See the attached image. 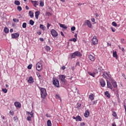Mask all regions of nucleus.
<instances>
[{"instance_id":"09e8293b","label":"nucleus","mask_w":126,"mask_h":126,"mask_svg":"<svg viewBox=\"0 0 126 126\" xmlns=\"http://www.w3.org/2000/svg\"><path fill=\"white\" fill-rule=\"evenodd\" d=\"M71 31H74V30H75V27H72L71 28Z\"/></svg>"},{"instance_id":"ea45409f","label":"nucleus","mask_w":126,"mask_h":126,"mask_svg":"<svg viewBox=\"0 0 126 126\" xmlns=\"http://www.w3.org/2000/svg\"><path fill=\"white\" fill-rule=\"evenodd\" d=\"M121 43H122V44H126V41H125V39L122 38L121 39Z\"/></svg>"},{"instance_id":"338daca9","label":"nucleus","mask_w":126,"mask_h":126,"mask_svg":"<svg viewBox=\"0 0 126 126\" xmlns=\"http://www.w3.org/2000/svg\"><path fill=\"white\" fill-rule=\"evenodd\" d=\"M26 9L28 10V9H29V7H28V6H26Z\"/></svg>"},{"instance_id":"39448f33","label":"nucleus","mask_w":126,"mask_h":126,"mask_svg":"<svg viewBox=\"0 0 126 126\" xmlns=\"http://www.w3.org/2000/svg\"><path fill=\"white\" fill-rule=\"evenodd\" d=\"M43 68L42 63H38L36 65V69L38 71H41L42 70V68Z\"/></svg>"},{"instance_id":"cd10ccee","label":"nucleus","mask_w":126,"mask_h":126,"mask_svg":"<svg viewBox=\"0 0 126 126\" xmlns=\"http://www.w3.org/2000/svg\"><path fill=\"white\" fill-rule=\"evenodd\" d=\"M47 126H52V122H51V120H49L47 121Z\"/></svg>"},{"instance_id":"2f4dec72","label":"nucleus","mask_w":126,"mask_h":126,"mask_svg":"<svg viewBox=\"0 0 126 126\" xmlns=\"http://www.w3.org/2000/svg\"><path fill=\"white\" fill-rule=\"evenodd\" d=\"M17 10H18V11H21V10H22V7H21V6H18L17 7Z\"/></svg>"},{"instance_id":"f257e3e1","label":"nucleus","mask_w":126,"mask_h":126,"mask_svg":"<svg viewBox=\"0 0 126 126\" xmlns=\"http://www.w3.org/2000/svg\"><path fill=\"white\" fill-rule=\"evenodd\" d=\"M40 95L41 98L45 99L47 96V91L44 88H40Z\"/></svg>"},{"instance_id":"6e6d98bb","label":"nucleus","mask_w":126,"mask_h":126,"mask_svg":"<svg viewBox=\"0 0 126 126\" xmlns=\"http://www.w3.org/2000/svg\"><path fill=\"white\" fill-rule=\"evenodd\" d=\"M85 126V123H81L80 126Z\"/></svg>"},{"instance_id":"6ab92c4d","label":"nucleus","mask_w":126,"mask_h":126,"mask_svg":"<svg viewBox=\"0 0 126 126\" xmlns=\"http://www.w3.org/2000/svg\"><path fill=\"white\" fill-rule=\"evenodd\" d=\"M75 55H76V57H81L82 56V54L80 53V52L76 51L74 52Z\"/></svg>"},{"instance_id":"8fccbe9b","label":"nucleus","mask_w":126,"mask_h":126,"mask_svg":"<svg viewBox=\"0 0 126 126\" xmlns=\"http://www.w3.org/2000/svg\"><path fill=\"white\" fill-rule=\"evenodd\" d=\"M46 117H47V118H51V116L49 114H46Z\"/></svg>"},{"instance_id":"680f3d73","label":"nucleus","mask_w":126,"mask_h":126,"mask_svg":"<svg viewBox=\"0 0 126 126\" xmlns=\"http://www.w3.org/2000/svg\"><path fill=\"white\" fill-rule=\"evenodd\" d=\"M10 33H12V32H13V29H11L10 30Z\"/></svg>"},{"instance_id":"1a4fd4ad","label":"nucleus","mask_w":126,"mask_h":126,"mask_svg":"<svg viewBox=\"0 0 126 126\" xmlns=\"http://www.w3.org/2000/svg\"><path fill=\"white\" fill-rule=\"evenodd\" d=\"M19 37V33L18 32L12 33L11 34V38L12 39H16V38H18Z\"/></svg>"},{"instance_id":"412c9836","label":"nucleus","mask_w":126,"mask_h":126,"mask_svg":"<svg viewBox=\"0 0 126 126\" xmlns=\"http://www.w3.org/2000/svg\"><path fill=\"white\" fill-rule=\"evenodd\" d=\"M27 115L29 117H33V113L32 112H30L29 111H27Z\"/></svg>"},{"instance_id":"a18cd8bd","label":"nucleus","mask_w":126,"mask_h":126,"mask_svg":"<svg viewBox=\"0 0 126 126\" xmlns=\"http://www.w3.org/2000/svg\"><path fill=\"white\" fill-rule=\"evenodd\" d=\"M46 15L47 16H51L52 15V13H51L50 12H46Z\"/></svg>"},{"instance_id":"4468645a","label":"nucleus","mask_w":126,"mask_h":126,"mask_svg":"<svg viewBox=\"0 0 126 126\" xmlns=\"http://www.w3.org/2000/svg\"><path fill=\"white\" fill-rule=\"evenodd\" d=\"M100 83L101 87H105V86L106 85V83L105 82V81H104V80L101 79Z\"/></svg>"},{"instance_id":"423d86ee","label":"nucleus","mask_w":126,"mask_h":126,"mask_svg":"<svg viewBox=\"0 0 126 126\" xmlns=\"http://www.w3.org/2000/svg\"><path fill=\"white\" fill-rule=\"evenodd\" d=\"M92 43L93 44V45H97V44H98V39H97V36H94L93 38L92 39Z\"/></svg>"},{"instance_id":"79ce46f5","label":"nucleus","mask_w":126,"mask_h":126,"mask_svg":"<svg viewBox=\"0 0 126 126\" xmlns=\"http://www.w3.org/2000/svg\"><path fill=\"white\" fill-rule=\"evenodd\" d=\"M31 118H32V117H31V116H28L27 117V121H28L29 122H30V121H31Z\"/></svg>"},{"instance_id":"c9c22d12","label":"nucleus","mask_w":126,"mask_h":126,"mask_svg":"<svg viewBox=\"0 0 126 126\" xmlns=\"http://www.w3.org/2000/svg\"><path fill=\"white\" fill-rule=\"evenodd\" d=\"M76 57V55L75 54H74V52L71 54L72 59H75Z\"/></svg>"},{"instance_id":"c03bdc74","label":"nucleus","mask_w":126,"mask_h":126,"mask_svg":"<svg viewBox=\"0 0 126 126\" xmlns=\"http://www.w3.org/2000/svg\"><path fill=\"white\" fill-rule=\"evenodd\" d=\"M9 113L11 115V116H13V115H14V112H13V111L10 110Z\"/></svg>"},{"instance_id":"f704fd0d","label":"nucleus","mask_w":126,"mask_h":126,"mask_svg":"<svg viewBox=\"0 0 126 126\" xmlns=\"http://www.w3.org/2000/svg\"><path fill=\"white\" fill-rule=\"evenodd\" d=\"M40 28L42 29V30H45V26L42 24L40 25Z\"/></svg>"},{"instance_id":"49530a36","label":"nucleus","mask_w":126,"mask_h":126,"mask_svg":"<svg viewBox=\"0 0 126 126\" xmlns=\"http://www.w3.org/2000/svg\"><path fill=\"white\" fill-rule=\"evenodd\" d=\"M112 116L115 117H117V113H116V112H113Z\"/></svg>"},{"instance_id":"bb28decb","label":"nucleus","mask_w":126,"mask_h":126,"mask_svg":"<svg viewBox=\"0 0 126 126\" xmlns=\"http://www.w3.org/2000/svg\"><path fill=\"white\" fill-rule=\"evenodd\" d=\"M39 2H40L39 3L40 6H41L42 7V6H44V1L41 0L39 1Z\"/></svg>"},{"instance_id":"f3484780","label":"nucleus","mask_w":126,"mask_h":126,"mask_svg":"<svg viewBox=\"0 0 126 126\" xmlns=\"http://www.w3.org/2000/svg\"><path fill=\"white\" fill-rule=\"evenodd\" d=\"M28 82H29V83H34V79H33V77H32V76L30 77L29 78Z\"/></svg>"},{"instance_id":"7ed1b4c3","label":"nucleus","mask_w":126,"mask_h":126,"mask_svg":"<svg viewBox=\"0 0 126 126\" xmlns=\"http://www.w3.org/2000/svg\"><path fill=\"white\" fill-rule=\"evenodd\" d=\"M59 79L61 81V83H62L63 85H64L65 84V76L64 75H60L59 76Z\"/></svg>"},{"instance_id":"72a5a7b5","label":"nucleus","mask_w":126,"mask_h":126,"mask_svg":"<svg viewBox=\"0 0 126 126\" xmlns=\"http://www.w3.org/2000/svg\"><path fill=\"white\" fill-rule=\"evenodd\" d=\"M23 28H26L27 27V24L26 23H24L22 25Z\"/></svg>"},{"instance_id":"393cba45","label":"nucleus","mask_w":126,"mask_h":126,"mask_svg":"<svg viewBox=\"0 0 126 126\" xmlns=\"http://www.w3.org/2000/svg\"><path fill=\"white\" fill-rule=\"evenodd\" d=\"M60 26L62 28H63V29H67V27L66 26H65V25L61 24L60 25Z\"/></svg>"},{"instance_id":"58836bf2","label":"nucleus","mask_w":126,"mask_h":126,"mask_svg":"<svg viewBox=\"0 0 126 126\" xmlns=\"http://www.w3.org/2000/svg\"><path fill=\"white\" fill-rule=\"evenodd\" d=\"M110 29H111V31H112V32H116V29L114 28L111 27Z\"/></svg>"},{"instance_id":"5701e85b","label":"nucleus","mask_w":126,"mask_h":126,"mask_svg":"<svg viewBox=\"0 0 126 126\" xmlns=\"http://www.w3.org/2000/svg\"><path fill=\"white\" fill-rule=\"evenodd\" d=\"M113 58H118V54H117V51H114L113 52Z\"/></svg>"},{"instance_id":"a878e982","label":"nucleus","mask_w":126,"mask_h":126,"mask_svg":"<svg viewBox=\"0 0 126 126\" xmlns=\"http://www.w3.org/2000/svg\"><path fill=\"white\" fill-rule=\"evenodd\" d=\"M29 13L32 18H33V17H34V13H33V12H32V11H30Z\"/></svg>"},{"instance_id":"473e14b6","label":"nucleus","mask_w":126,"mask_h":126,"mask_svg":"<svg viewBox=\"0 0 126 126\" xmlns=\"http://www.w3.org/2000/svg\"><path fill=\"white\" fill-rule=\"evenodd\" d=\"M45 50L47 51V52H49V51H50L51 50V47H50L49 46H46L45 47Z\"/></svg>"},{"instance_id":"37998d69","label":"nucleus","mask_w":126,"mask_h":126,"mask_svg":"<svg viewBox=\"0 0 126 126\" xmlns=\"http://www.w3.org/2000/svg\"><path fill=\"white\" fill-rule=\"evenodd\" d=\"M13 21L14 22H18L19 21V20H18V19H13Z\"/></svg>"},{"instance_id":"ddd939ff","label":"nucleus","mask_w":126,"mask_h":126,"mask_svg":"<svg viewBox=\"0 0 126 126\" xmlns=\"http://www.w3.org/2000/svg\"><path fill=\"white\" fill-rule=\"evenodd\" d=\"M89 59L92 62H94L95 61V57L93 56V55H92L91 54L89 55Z\"/></svg>"},{"instance_id":"69168bd1","label":"nucleus","mask_w":126,"mask_h":126,"mask_svg":"<svg viewBox=\"0 0 126 126\" xmlns=\"http://www.w3.org/2000/svg\"><path fill=\"white\" fill-rule=\"evenodd\" d=\"M37 33L39 34V35H41L42 34V32H37Z\"/></svg>"},{"instance_id":"603ef678","label":"nucleus","mask_w":126,"mask_h":126,"mask_svg":"<svg viewBox=\"0 0 126 126\" xmlns=\"http://www.w3.org/2000/svg\"><path fill=\"white\" fill-rule=\"evenodd\" d=\"M36 75H37L38 77H41V75L39 73H36Z\"/></svg>"},{"instance_id":"3c124183","label":"nucleus","mask_w":126,"mask_h":126,"mask_svg":"<svg viewBox=\"0 0 126 126\" xmlns=\"http://www.w3.org/2000/svg\"><path fill=\"white\" fill-rule=\"evenodd\" d=\"M72 40H73V42H76V41H77V39H76V38H72Z\"/></svg>"},{"instance_id":"aec40b11","label":"nucleus","mask_w":126,"mask_h":126,"mask_svg":"<svg viewBox=\"0 0 126 126\" xmlns=\"http://www.w3.org/2000/svg\"><path fill=\"white\" fill-rule=\"evenodd\" d=\"M94 94H91L89 95V99H90L91 101H93L94 100Z\"/></svg>"},{"instance_id":"c85d7f7f","label":"nucleus","mask_w":126,"mask_h":126,"mask_svg":"<svg viewBox=\"0 0 126 126\" xmlns=\"http://www.w3.org/2000/svg\"><path fill=\"white\" fill-rule=\"evenodd\" d=\"M4 32L5 33H8V32H9V30H8V28H7V27H5L4 28Z\"/></svg>"},{"instance_id":"4be33fe9","label":"nucleus","mask_w":126,"mask_h":126,"mask_svg":"<svg viewBox=\"0 0 126 126\" xmlns=\"http://www.w3.org/2000/svg\"><path fill=\"white\" fill-rule=\"evenodd\" d=\"M76 122H77V121H79V122H81V121H82V118H81V117L79 116H76Z\"/></svg>"},{"instance_id":"f8f14e48","label":"nucleus","mask_w":126,"mask_h":126,"mask_svg":"<svg viewBox=\"0 0 126 126\" xmlns=\"http://www.w3.org/2000/svg\"><path fill=\"white\" fill-rule=\"evenodd\" d=\"M31 2H32V3L33 5V6H34V7H37V5H39V2L38 1L32 0Z\"/></svg>"},{"instance_id":"4c0bfd02","label":"nucleus","mask_w":126,"mask_h":126,"mask_svg":"<svg viewBox=\"0 0 126 126\" xmlns=\"http://www.w3.org/2000/svg\"><path fill=\"white\" fill-rule=\"evenodd\" d=\"M32 64H29L28 66V69H31V68H32Z\"/></svg>"},{"instance_id":"9d476101","label":"nucleus","mask_w":126,"mask_h":126,"mask_svg":"<svg viewBox=\"0 0 126 126\" xmlns=\"http://www.w3.org/2000/svg\"><path fill=\"white\" fill-rule=\"evenodd\" d=\"M102 76H103V77H104V78H108V77L110 78L111 77V74H108L106 72H104L103 73Z\"/></svg>"},{"instance_id":"864d4df0","label":"nucleus","mask_w":126,"mask_h":126,"mask_svg":"<svg viewBox=\"0 0 126 126\" xmlns=\"http://www.w3.org/2000/svg\"><path fill=\"white\" fill-rule=\"evenodd\" d=\"M50 26H51V24L47 23V28L49 29L50 28Z\"/></svg>"},{"instance_id":"0e129e2a","label":"nucleus","mask_w":126,"mask_h":126,"mask_svg":"<svg viewBox=\"0 0 126 126\" xmlns=\"http://www.w3.org/2000/svg\"><path fill=\"white\" fill-rule=\"evenodd\" d=\"M1 118L2 119V120H4L5 119L4 116L3 115L1 116Z\"/></svg>"},{"instance_id":"6e6552de","label":"nucleus","mask_w":126,"mask_h":126,"mask_svg":"<svg viewBox=\"0 0 126 126\" xmlns=\"http://www.w3.org/2000/svg\"><path fill=\"white\" fill-rule=\"evenodd\" d=\"M84 24L85 25H87L89 28H91L92 27L91 22H90L89 20H86Z\"/></svg>"},{"instance_id":"f03ea898","label":"nucleus","mask_w":126,"mask_h":126,"mask_svg":"<svg viewBox=\"0 0 126 126\" xmlns=\"http://www.w3.org/2000/svg\"><path fill=\"white\" fill-rule=\"evenodd\" d=\"M53 84L54 85V86H56V87H60V81H59V80L58 79L54 78Z\"/></svg>"},{"instance_id":"5fc2aeb1","label":"nucleus","mask_w":126,"mask_h":126,"mask_svg":"<svg viewBox=\"0 0 126 126\" xmlns=\"http://www.w3.org/2000/svg\"><path fill=\"white\" fill-rule=\"evenodd\" d=\"M91 21L92 22H95V19L94 18H93L91 19Z\"/></svg>"},{"instance_id":"20e7f679","label":"nucleus","mask_w":126,"mask_h":126,"mask_svg":"<svg viewBox=\"0 0 126 126\" xmlns=\"http://www.w3.org/2000/svg\"><path fill=\"white\" fill-rule=\"evenodd\" d=\"M107 88L111 89V90H112L113 92H115V91H116V89L113 88V86H112V84H111L110 81L107 80Z\"/></svg>"},{"instance_id":"c756f323","label":"nucleus","mask_w":126,"mask_h":126,"mask_svg":"<svg viewBox=\"0 0 126 126\" xmlns=\"http://www.w3.org/2000/svg\"><path fill=\"white\" fill-rule=\"evenodd\" d=\"M14 4H16V5H20V1L18 0H15Z\"/></svg>"},{"instance_id":"a211bd4d","label":"nucleus","mask_w":126,"mask_h":126,"mask_svg":"<svg viewBox=\"0 0 126 126\" xmlns=\"http://www.w3.org/2000/svg\"><path fill=\"white\" fill-rule=\"evenodd\" d=\"M89 115H90V113L89 112V111L86 110L85 113H84V116L85 118H88L89 117Z\"/></svg>"},{"instance_id":"7c9ffc66","label":"nucleus","mask_w":126,"mask_h":126,"mask_svg":"<svg viewBox=\"0 0 126 126\" xmlns=\"http://www.w3.org/2000/svg\"><path fill=\"white\" fill-rule=\"evenodd\" d=\"M112 25L113 26H114V27H117V26H118V24H117V23H116V22H113L112 23Z\"/></svg>"},{"instance_id":"bf43d9fd","label":"nucleus","mask_w":126,"mask_h":126,"mask_svg":"<svg viewBox=\"0 0 126 126\" xmlns=\"http://www.w3.org/2000/svg\"><path fill=\"white\" fill-rule=\"evenodd\" d=\"M75 69V66H72V70H73V71H74V70Z\"/></svg>"},{"instance_id":"13d9d810","label":"nucleus","mask_w":126,"mask_h":126,"mask_svg":"<svg viewBox=\"0 0 126 126\" xmlns=\"http://www.w3.org/2000/svg\"><path fill=\"white\" fill-rule=\"evenodd\" d=\"M39 40H40V41H41V42H43V41H44V38H39Z\"/></svg>"},{"instance_id":"de8ad7c7","label":"nucleus","mask_w":126,"mask_h":126,"mask_svg":"<svg viewBox=\"0 0 126 126\" xmlns=\"http://www.w3.org/2000/svg\"><path fill=\"white\" fill-rule=\"evenodd\" d=\"M56 99H60L61 100V97H60L59 95L56 94Z\"/></svg>"},{"instance_id":"e433bc0d","label":"nucleus","mask_w":126,"mask_h":126,"mask_svg":"<svg viewBox=\"0 0 126 126\" xmlns=\"http://www.w3.org/2000/svg\"><path fill=\"white\" fill-rule=\"evenodd\" d=\"M34 21L32 20H31L30 21V24H31V25H34Z\"/></svg>"},{"instance_id":"4d7b16f0","label":"nucleus","mask_w":126,"mask_h":126,"mask_svg":"<svg viewBox=\"0 0 126 126\" xmlns=\"http://www.w3.org/2000/svg\"><path fill=\"white\" fill-rule=\"evenodd\" d=\"M62 69H63V70H64V69H65V66H63L62 67Z\"/></svg>"},{"instance_id":"0eeeda50","label":"nucleus","mask_w":126,"mask_h":126,"mask_svg":"<svg viewBox=\"0 0 126 126\" xmlns=\"http://www.w3.org/2000/svg\"><path fill=\"white\" fill-rule=\"evenodd\" d=\"M51 33L53 37H57L58 36V32L55 30H52L51 31Z\"/></svg>"},{"instance_id":"e2e57ef3","label":"nucleus","mask_w":126,"mask_h":126,"mask_svg":"<svg viewBox=\"0 0 126 126\" xmlns=\"http://www.w3.org/2000/svg\"><path fill=\"white\" fill-rule=\"evenodd\" d=\"M112 126H117V125H116V123L114 122V123L112 124Z\"/></svg>"},{"instance_id":"774afa93","label":"nucleus","mask_w":126,"mask_h":126,"mask_svg":"<svg viewBox=\"0 0 126 126\" xmlns=\"http://www.w3.org/2000/svg\"><path fill=\"white\" fill-rule=\"evenodd\" d=\"M122 76H123V77H126V75L125 74V73L122 74Z\"/></svg>"},{"instance_id":"9b49d317","label":"nucleus","mask_w":126,"mask_h":126,"mask_svg":"<svg viewBox=\"0 0 126 126\" xmlns=\"http://www.w3.org/2000/svg\"><path fill=\"white\" fill-rule=\"evenodd\" d=\"M111 83H112L114 88H118V85L117 84V82H116V81H115L114 80H112L111 81Z\"/></svg>"},{"instance_id":"a19ab883","label":"nucleus","mask_w":126,"mask_h":126,"mask_svg":"<svg viewBox=\"0 0 126 126\" xmlns=\"http://www.w3.org/2000/svg\"><path fill=\"white\" fill-rule=\"evenodd\" d=\"M2 91H3L4 93H7V90L6 89H3Z\"/></svg>"},{"instance_id":"dca6fc26","label":"nucleus","mask_w":126,"mask_h":126,"mask_svg":"<svg viewBox=\"0 0 126 126\" xmlns=\"http://www.w3.org/2000/svg\"><path fill=\"white\" fill-rule=\"evenodd\" d=\"M40 15V11H36L35 12V16L36 19H39V16Z\"/></svg>"},{"instance_id":"b1692460","label":"nucleus","mask_w":126,"mask_h":126,"mask_svg":"<svg viewBox=\"0 0 126 126\" xmlns=\"http://www.w3.org/2000/svg\"><path fill=\"white\" fill-rule=\"evenodd\" d=\"M105 95H106V97L108 98H111V94L109 93V92L106 91L105 92Z\"/></svg>"},{"instance_id":"052dcab7","label":"nucleus","mask_w":126,"mask_h":126,"mask_svg":"<svg viewBox=\"0 0 126 126\" xmlns=\"http://www.w3.org/2000/svg\"><path fill=\"white\" fill-rule=\"evenodd\" d=\"M61 34L62 35V36L64 37V34H63V32H61Z\"/></svg>"},{"instance_id":"2eb2a0df","label":"nucleus","mask_w":126,"mask_h":126,"mask_svg":"<svg viewBox=\"0 0 126 126\" xmlns=\"http://www.w3.org/2000/svg\"><path fill=\"white\" fill-rule=\"evenodd\" d=\"M14 105L15 107H17V108H21V103L18 102H15L14 103Z\"/></svg>"}]
</instances>
